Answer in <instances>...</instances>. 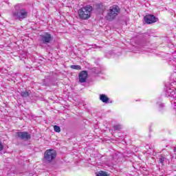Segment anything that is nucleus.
<instances>
[{"instance_id":"obj_1","label":"nucleus","mask_w":176,"mask_h":176,"mask_svg":"<svg viewBox=\"0 0 176 176\" xmlns=\"http://www.w3.org/2000/svg\"><path fill=\"white\" fill-rule=\"evenodd\" d=\"M15 10L12 12V17L14 20H19L23 21L24 19H27L28 16V12L27 10L23 8V5L16 4L14 6Z\"/></svg>"},{"instance_id":"obj_2","label":"nucleus","mask_w":176,"mask_h":176,"mask_svg":"<svg viewBox=\"0 0 176 176\" xmlns=\"http://www.w3.org/2000/svg\"><path fill=\"white\" fill-rule=\"evenodd\" d=\"M91 12H93V7L91 6H86L78 10V17L81 20H88L91 17Z\"/></svg>"},{"instance_id":"obj_3","label":"nucleus","mask_w":176,"mask_h":176,"mask_svg":"<svg viewBox=\"0 0 176 176\" xmlns=\"http://www.w3.org/2000/svg\"><path fill=\"white\" fill-rule=\"evenodd\" d=\"M120 13V8L117 5H113L107 10V19L108 20H115L116 16Z\"/></svg>"},{"instance_id":"obj_4","label":"nucleus","mask_w":176,"mask_h":176,"mask_svg":"<svg viewBox=\"0 0 176 176\" xmlns=\"http://www.w3.org/2000/svg\"><path fill=\"white\" fill-rule=\"evenodd\" d=\"M166 96L170 97V98H173L171 100V104H173V107L175 109H176V94H175V87H166Z\"/></svg>"},{"instance_id":"obj_5","label":"nucleus","mask_w":176,"mask_h":176,"mask_svg":"<svg viewBox=\"0 0 176 176\" xmlns=\"http://www.w3.org/2000/svg\"><path fill=\"white\" fill-rule=\"evenodd\" d=\"M57 156V153L53 149L47 150L44 153V158L47 162H52Z\"/></svg>"},{"instance_id":"obj_6","label":"nucleus","mask_w":176,"mask_h":176,"mask_svg":"<svg viewBox=\"0 0 176 176\" xmlns=\"http://www.w3.org/2000/svg\"><path fill=\"white\" fill-rule=\"evenodd\" d=\"M53 41V36L49 33H45L43 35H41V41L45 45L50 43Z\"/></svg>"},{"instance_id":"obj_7","label":"nucleus","mask_w":176,"mask_h":176,"mask_svg":"<svg viewBox=\"0 0 176 176\" xmlns=\"http://www.w3.org/2000/svg\"><path fill=\"white\" fill-rule=\"evenodd\" d=\"M144 21L146 24H153L157 21V18L152 14H148L144 16Z\"/></svg>"},{"instance_id":"obj_8","label":"nucleus","mask_w":176,"mask_h":176,"mask_svg":"<svg viewBox=\"0 0 176 176\" xmlns=\"http://www.w3.org/2000/svg\"><path fill=\"white\" fill-rule=\"evenodd\" d=\"M78 80L80 83H85L87 80V72L82 71L78 75Z\"/></svg>"},{"instance_id":"obj_9","label":"nucleus","mask_w":176,"mask_h":176,"mask_svg":"<svg viewBox=\"0 0 176 176\" xmlns=\"http://www.w3.org/2000/svg\"><path fill=\"white\" fill-rule=\"evenodd\" d=\"M17 137L21 138V140H30L31 138V135L27 132H18Z\"/></svg>"},{"instance_id":"obj_10","label":"nucleus","mask_w":176,"mask_h":176,"mask_svg":"<svg viewBox=\"0 0 176 176\" xmlns=\"http://www.w3.org/2000/svg\"><path fill=\"white\" fill-rule=\"evenodd\" d=\"M100 100L102 102H104V104L109 103V98L108 96H107V95H105V94H100Z\"/></svg>"},{"instance_id":"obj_11","label":"nucleus","mask_w":176,"mask_h":176,"mask_svg":"<svg viewBox=\"0 0 176 176\" xmlns=\"http://www.w3.org/2000/svg\"><path fill=\"white\" fill-rule=\"evenodd\" d=\"M30 94H31V91H24L21 93V96L23 98H27V97H30Z\"/></svg>"},{"instance_id":"obj_12","label":"nucleus","mask_w":176,"mask_h":176,"mask_svg":"<svg viewBox=\"0 0 176 176\" xmlns=\"http://www.w3.org/2000/svg\"><path fill=\"white\" fill-rule=\"evenodd\" d=\"M70 68H72V69H76L77 71H80V69H82V67L78 65H72L70 66Z\"/></svg>"},{"instance_id":"obj_13","label":"nucleus","mask_w":176,"mask_h":176,"mask_svg":"<svg viewBox=\"0 0 176 176\" xmlns=\"http://www.w3.org/2000/svg\"><path fill=\"white\" fill-rule=\"evenodd\" d=\"M122 129V125L120 124H116L113 126V131H119Z\"/></svg>"},{"instance_id":"obj_14","label":"nucleus","mask_w":176,"mask_h":176,"mask_svg":"<svg viewBox=\"0 0 176 176\" xmlns=\"http://www.w3.org/2000/svg\"><path fill=\"white\" fill-rule=\"evenodd\" d=\"M54 130L56 131V133H60V131H61V128L57 125H55L54 126Z\"/></svg>"},{"instance_id":"obj_15","label":"nucleus","mask_w":176,"mask_h":176,"mask_svg":"<svg viewBox=\"0 0 176 176\" xmlns=\"http://www.w3.org/2000/svg\"><path fill=\"white\" fill-rule=\"evenodd\" d=\"M97 176H108V175H107V173L104 171H100L98 173Z\"/></svg>"},{"instance_id":"obj_16","label":"nucleus","mask_w":176,"mask_h":176,"mask_svg":"<svg viewBox=\"0 0 176 176\" xmlns=\"http://www.w3.org/2000/svg\"><path fill=\"white\" fill-rule=\"evenodd\" d=\"M160 163H161V164H163V163H164V157H161L159 160Z\"/></svg>"},{"instance_id":"obj_17","label":"nucleus","mask_w":176,"mask_h":176,"mask_svg":"<svg viewBox=\"0 0 176 176\" xmlns=\"http://www.w3.org/2000/svg\"><path fill=\"white\" fill-rule=\"evenodd\" d=\"M2 151H3V144L0 142V152H2Z\"/></svg>"},{"instance_id":"obj_18","label":"nucleus","mask_w":176,"mask_h":176,"mask_svg":"<svg viewBox=\"0 0 176 176\" xmlns=\"http://www.w3.org/2000/svg\"><path fill=\"white\" fill-rule=\"evenodd\" d=\"M159 104L160 108H163L164 107V104L163 103H157Z\"/></svg>"}]
</instances>
